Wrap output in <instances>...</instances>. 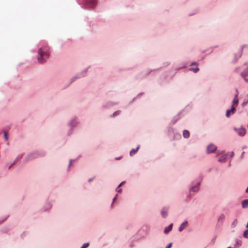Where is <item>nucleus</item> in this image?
<instances>
[{
  "label": "nucleus",
  "instance_id": "10",
  "mask_svg": "<svg viewBox=\"0 0 248 248\" xmlns=\"http://www.w3.org/2000/svg\"><path fill=\"white\" fill-rule=\"evenodd\" d=\"M242 205L243 208H246L248 207V200H244L242 202Z\"/></svg>",
  "mask_w": 248,
  "mask_h": 248
},
{
  "label": "nucleus",
  "instance_id": "3",
  "mask_svg": "<svg viewBox=\"0 0 248 248\" xmlns=\"http://www.w3.org/2000/svg\"><path fill=\"white\" fill-rule=\"evenodd\" d=\"M217 149V147L213 144H211L207 147V152L208 154L214 152Z\"/></svg>",
  "mask_w": 248,
  "mask_h": 248
},
{
  "label": "nucleus",
  "instance_id": "25",
  "mask_svg": "<svg viewBox=\"0 0 248 248\" xmlns=\"http://www.w3.org/2000/svg\"><path fill=\"white\" fill-rule=\"evenodd\" d=\"M116 196H115V197L113 198V202H114L115 201V200H116Z\"/></svg>",
  "mask_w": 248,
  "mask_h": 248
},
{
  "label": "nucleus",
  "instance_id": "11",
  "mask_svg": "<svg viewBox=\"0 0 248 248\" xmlns=\"http://www.w3.org/2000/svg\"><path fill=\"white\" fill-rule=\"evenodd\" d=\"M139 148L140 147L138 146L136 149H132L130 152V155H133L135 154L139 150Z\"/></svg>",
  "mask_w": 248,
  "mask_h": 248
},
{
  "label": "nucleus",
  "instance_id": "29",
  "mask_svg": "<svg viewBox=\"0 0 248 248\" xmlns=\"http://www.w3.org/2000/svg\"><path fill=\"white\" fill-rule=\"evenodd\" d=\"M193 64H197V63H193L192 64V65H193Z\"/></svg>",
  "mask_w": 248,
  "mask_h": 248
},
{
  "label": "nucleus",
  "instance_id": "27",
  "mask_svg": "<svg viewBox=\"0 0 248 248\" xmlns=\"http://www.w3.org/2000/svg\"><path fill=\"white\" fill-rule=\"evenodd\" d=\"M15 162H14L10 167H9V168L12 166L14 164H15Z\"/></svg>",
  "mask_w": 248,
  "mask_h": 248
},
{
  "label": "nucleus",
  "instance_id": "15",
  "mask_svg": "<svg viewBox=\"0 0 248 248\" xmlns=\"http://www.w3.org/2000/svg\"><path fill=\"white\" fill-rule=\"evenodd\" d=\"M124 183V182H122L117 187V191L118 192H121L122 189L120 188V187L122 186Z\"/></svg>",
  "mask_w": 248,
  "mask_h": 248
},
{
  "label": "nucleus",
  "instance_id": "9",
  "mask_svg": "<svg viewBox=\"0 0 248 248\" xmlns=\"http://www.w3.org/2000/svg\"><path fill=\"white\" fill-rule=\"evenodd\" d=\"M183 135L184 138H187L189 137V132L187 130L183 131Z\"/></svg>",
  "mask_w": 248,
  "mask_h": 248
},
{
  "label": "nucleus",
  "instance_id": "5",
  "mask_svg": "<svg viewBox=\"0 0 248 248\" xmlns=\"http://www.w3.org/2000/svg\"><path fill=\"white\" fill-rule=\"evenodd\" d=\"M236 92H237V93L235 94V95L233 99V101H232L233 105H234L235 104H237L238 103V93L237 90H236Z\"/></svg>",
  "mask_w": 248,
  "mask_h": 248
},
{
  "label": "nucleus",
  "instance_id": "19",
  "mask_svg": "<svg viewBox=\"0 0 248 248\" xmlns=\"http://www.w3.org/2000/svg\"><path fill=\"white\" fill-rule=\"evenodd\" d=\"M229 110H230V112H231V113L233 114L234 113V112L235 111V108L234 107H232V108L231 109H230Z\"/></svg>",
  "mask_w": 248,
  "mask_h": 248
},
{
  "label": "nucleus",
  "instance_id": "12",
  "mask_svg": "<svg viewBox=\"0 0 248 248\" xmlns=\"http://www.w3.org/2000/svg\"><path fill=\"white\" fill-rule=\"evenodd\" d=\"M226 158V155H223L218 158V161L223 162L225 160Z\"/></svg>",
  "mask_w": 248,
  "mask_h": 248
},
{
  "label": "nucleus",
  "instance_id": "24",
  "mask_svg": "<svg viewBox=\"0 0 248 248\" xmlns=\"http://www.w3.org/2000/svg\"><path fill=\"white\" fill-rule=\"evenodd\" d=\"M172 246V243H170L165 248H170Z\"/></svg>",
  "mask_w": 248,
  "mask_h": 248
},
{
  "label": "nucleus",
  "instance_id": "22",
  "mask_svg": "<svg viewBox=\"0 0 248 248\" xmlns=\"http://www.w3.org/2000/svg\"><path fill=\"white\" fill-rule=\"evenodd\" d=\"M237 223V219H235L233 222H232V225H233L234 227H235L236 224Z\"/></svg>",
  "mask_w": 248,
  "mask_h": 248
},
{
  "label": "nucleus",
  "instance_id": "26",
  "mask_svg": "<svg viewBox=\"0 0 248 248\" xmlns=\"http://www.w3.org/2000/svg\"><path fill=\"white\" fill-rule=\"evenodd\" d=\"M246 192L247 193H248V187H247V188L246 189Z\"/></svg>",
  "mask_w": 248,
  "mask_h": 248
},
{
  "label": "nucleus",
  "instance_id": "17",
  "mask_svg": "<svg viewBox=\"0 0 248 248\" xmlns=\"http://www.w3.org/2000/svg\"><path fill=\"white\" fill-rule=\"evenodd\" d=\"M4 138L6 140H8V135L6 131H4Z\"/></svg>",
  "mask_w": 248,
  "mask_h": 248
},
{
  "label": "nucleus",
  "instance_id": "16",
  "mask_svg": "<svg viewBox=\"0 0 248 248\" xmlns=\"http://www.w3.org/2000/svg\"><path fill=\"white\" fill-rule=\"evenodd\" d=\"M243 236L248 238V230H246L243 233Z\"/></svg>",
  "mask_w": 248,
  "mask_h": 248
},
{
  "label": "nucleus",
  "instance_id": "20",
  "mask_svg": "<svg viewBox=\"0 0 248 248\" xmlns=\"http://www.w3.org/2000/svg\"><path fill=\"white\" fill-rule=\"evenodd\" d=\"M89 245V243H85L80 248H87Z\"/></svg>",
  "mask_w": 248,
  "mask_h": 248
},
{
  "label": "nucleus",
  "instance_id": "18",
  "mask_svg": "<svg viewBox=\"0 0 248 248\" xmlns=\"http://www.w3.org/2000/svg\"><path fill=\"white\" fill-rule=\"evenodd\" d=\"M190 71H193L194 73H197L199 70V68L197 67L196 68H190L189 69Z\"/></svg>",
  "mask_w": 248,
  "mask_h": 248
},
{
  "label": "nucleus",
  "instance_id": "13",
  "mask_svg": "<svg viewBox=\"0 0 248 248\" xmlns=\"http://www.w3.org/2000/svg\"><path fill=\"white\" fill-rule=\"evenodd\" d=\"M248 74V72L247 70L246 71H244L241 73V76L243 78H245Z\"/></svg>",
  "mask_w": 248,
  "mask_h": 248
},
{
  "label": "nucleus",
  "instance_id": "30",
  "mask_svg": "<svg viewBox=\"0 0 248 248\" xmlns=\"http://www.w3.org/2000/svg\"><path fill=\"white\" fill-rule=\"evenodd\" d=\"M227 248H232L231 247H229Z\"/></svg>",
  "mask_w": 248,
  "mask_h": 248
},
{
  "label": "nucleus",
  "instance_id": "23",
  "mask_svg": "<svg viewBox=\"0 0 248 248\" xmlns=\"http://www.w3.org/2000/svg\"><path fill=\"white\" fill-rule=\"evenodd\" d=\"M236 243L237 245H238V246H240L241 245V241H239L238 240H236Z\"/></svg>",
  "mask_w": 248,
  "mask_h": 248
},
{
  "label": "nucleus",
  "instance_id": "4",
  "mask_svg": "<svg viewBox=\"0 0 248 248\" xmlns=\"http://www.w3.org/2000/svg\"><path fill=\"white\" fill-rule=\"evenodd\" d=\"M234 129L237 132L238 134L241 136H244L246 134V130L244 128L238 129L234 128Z\"/></svg>",
  "mask_w": 248,
  "mask_h": 248
},
{
  "label": "nucleus",
  "instance_id": "6",
  "mask_svg": "<svg viewBox=\"0 0 248 248\" xmlns=\"http://www.w3.org/2000/svg\"><path fill=\"white\" fill-rule=\"evenodd\" d=\"M161 215L163 217H166L168 215V209L163 208L161 211Z\"/></svg>",
  "mask_w": 248,
  "mask_h": 248
},
{
  "label": "nucleus",
  "instance_id": "2",
  "mask_svg": "<svg viewBox=\"0 0 248 248\" xmlns=\"http://www.w3.org/2000/svg\"><path fill=\"white\" fill-rule=\"evenodd\" d=\"M97 4V0H86L84 6L87 9H93Z\"/></svg>",
  "mask_w": 248,
  "mask_h": 248
},
{
  "label": "nucleus",
  "instance_id": "14",
  "mask_svg": "<svg viewBox=\"0 0 248 248\" xmlns=\"http://www.w3.org/2000/svg\"><path fill=\"white\" fill-rule=\"evenodd\" d=\"M200 185V183H198L197 184V186H193L192 187H191V190L193 191H197L198 189V186Z\"/></svg>",
  "mask_w": 248,
  "mask_h": 248
},
{
  "label": "nucleus",
  "instance_id": "21",
  "mask_svg": "<svg viewBox=\"0 0 248 248\" xmlns=\"http://www.w3.org/2000/svg\"><path fill=\"white\" fill-rule=\"evenodd\" d=\"M231 112H230V110H227L226 112V115L227 117H229L231 115Z\"/></svg>",
  "mask_w": 248,
  "mask_h": 248
},
{
  "label": "nucleus",
  "instance_id": "1",
  "mask_svg": "<svg viewBox=\"0 0 248 248\" xmlns=\"http://www.w3.org/2000/svg\"><path fill=\"white\" fill-rule=\"evenodd\" d=\"M49 50L48 47L44 46L40 48L38 52L37 59L39 62L43 63L48 59L49 56Z\"/></svg>",
  "mask_w": 248,
  "mask_h": 248
},
{
  "label": "nucleus",
  "instance_id": "7",
  "mask_svg": "<svg viewBox=\"0 0 248 248\" xmlns=\"http://www.w3.org/2000/svg\"><path fill=\"white\" fill-rule=\"evenodd\" d=\"M187 224V221H185L184 222H183L180 226L179 228V231L180 232H181L182 231H183L184 228H185L186 226V224Z\"/></svg>",
  "mask_w": 248,
  "mask_h": 248
},
{
  "label": "nucleus",
  "instance_id": "28",
  "mask_svg": "<svg viewBox=\"0 0 248 248\" xmlns=\"http://www.w3.org/2000/svg\"><path fill=\"white\" fill-rule=\"evenodd\" d=\"M246 227L248 228V223L247 224Z\"/></svg>",
  "mask_w": 248,
  "mask_h": 248
},
{
  "label": "nucleus",
  "instance_id": "8",
  "mask_svg": "<svg viewBox=\"0 0 248 248\" xmlns=\"http://www.w3.org/2000/svg\"><path fill=\"white\" fill-rule=\"evenodd\" d=\"M172 224H170L168 227H166L164 230V233H167L172 230Z\"/></svg>",
  "mask_w": 248,
  "mask_h": 248
}]
</instances>
